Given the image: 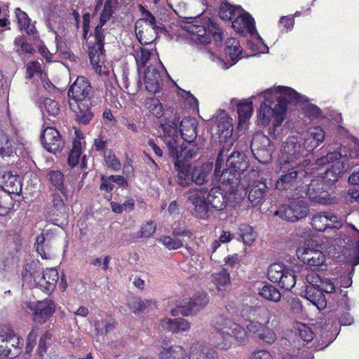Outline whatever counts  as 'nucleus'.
Returning <instances> with one entry per match:
<instances>
[{"label": "nucleus", "mask_w": 359, "mask_h": 359, "mask_svg": "<svg viewBox=\"0 0 359 359\" xmlns=\"http://www.w3.org/2000/svg\"><path fill=\"white\" fill-rule=\"evenodd\" d=\"M269 280L285 290H290L296 284L294 271L282 263H273L268 267Z\"/></svg>", "instance_id": "obj_8"}, {"label": "nucleus", "mask_w": 359, "mask_h": 359, "mask_svg": "<svg viewBox=\"0 0 359 359\" xmlns=\"http://www.w3.org/2000/svg\"><path fill=\"white\" fill-rule=\"evenodd\" d=\"M259 294L263 298L274 302H279L281 298L280 291L275 286L271 284L264 285L259 290Z\"/></svg>", "instance_id": "obj_46"}, {"label": "nucleus", "mask_w": 359, "mask_h": 359, "mask_svg": "<svg viewBox=\"0 0 359 359\" xmlns=\"http://www.w3.org/2000/svg\"><path fill=\"white\" fill-rule=\"evenodd\" d=\"M52 196L53 206V215L60 218H55L53 224L60 227H63V226H66L68 224V208L60 194L54 193Z\"/></svg>", "instance_id": "obj_23"}, {"label": "nucleus", "mask_w": 359, "mask_h": 359, "mask_svg": "<svg viewBox=\"0 0 359 359\" xmlns=\"http://www.w3.org/2000/svg\"><path fill=\"white\" fill-rule=\"evenodd\" d=\"M99 45H93L89 47L88 49V56L90 61V63L93 65H98L100 62V56L104 55V48L102 46V48H100Z\"/></svg>", "instance_id": "obj_54"}, {"label": "nucleus", "mask_w": 359, "mask_h": 359, "mask_svg": "<svg viewBox=\"0 0 359 359\" xmlns=\"http://www.w3.org/2000/svg\"><path fill=\"white\" fill-rule=\"evenodd\" d=\"M114 188V185L111 180H109V176L102 175L100 176V189L104 191L107 193H110Z\"/></svg>", "instance_id": "obj_64"}, {"label": "nucleus", "mask_w": 359, "mask_h": 359, "mask_svg": "<svg viewBox=\"0 0 359 359\" xmlns=\"http://www.w3.org/2000/svg\"><path fill=\"white\" fill-rule=\"evenodd\" d=\"M296 254L298 259L309 266L312 271H325L327 269L325 257L321 251L310 248L299 247L297 249Z\"/></svg>", "instance_id": "obj_14"}, {"label": "nucleus", "mask_w": 359, "mask_h": 359, "mask_svg": "<svg viewBox=\"0 0 359 359\" xmlns=\"http://www.w3.org/2000/svg\"><path fill=\"white\" fill-rule=\"evenodd\" d=\"M156 226L152 222H147L144 224L140 230V238H149L156 231Z\"/></svg>", "instance_id": "obj_63"}, {"label": "nucleus", "mask_w": 359, "mask_h": 359, "mask_svg": "<svg viewBox=\"0 0 359 359\" xmlns=\"http://www.w3.org/2000/svg\"><path fill=\"white\" fill-rule=\"evenodd\" d=\"M27 77L31 79L35 74H41V65L38 61H32L27 65Z\"/></svg>", "instance_id": "obj_61"}, {"label": "nucleus", "mask_w": 359, "mask_h": 359, "mask_svg": "<svg viewBox=\"0 0 359 359\" xmlns=\"http://www.w3.org/2000/svg\"><path fill=\"white\" fill-rule=\"evenodd\" d=\"M14 154L18 156L15 142L10 140L6 133L0 130V156L4 158L13 156Z\"/></svg>", "instance_id": "obj_34"}, {"label": "nucleus", "mask_w": 359, "mask_h": 359, "mask_svg": "<svg viewBox=\"0 0 359 359\" xmlns=\"http://www.w3.org/2000/svg\"><path fill=\"white\" fill-rule=\"evenodd\" d=\"M236 9L242 11L241 6H235L229 3H222L219 11L220 18L224 20H232Z\"/></svg>", "instance_id": "obj_50"}, {"label": "nucleus", "mask_w": 359, "mask_h": 359, "mask_svg": "<svg viewBox=\"0 0 359 359\" xmlns=\"http://www.w3.org/2000/svg\"><path fill=\"white\" fill-rule=\"evenodd\" d=\"M309 212L308 203L300 198H294L288 203L278 207L274 215L290 222H296L305 218Z\"/></svg>", "instance_id": "obj_7"}, {"label": "nucleus", "mask_w": 359, "mask_h": 359, "mask_svg": "<svg viewBox=\"0 0 359 359\" xmlns=\"http://www.w3.org/2000/svg\"><path fill=\"white\" fill-rule=\"evenodd\" d=\"M43 105L48 115L56 116L60 111V107L55 100L46 97L43 100Z\"/></svg>", "instance_id": "obj_57"}, {"label": "nucleus", "mask_w": 359, "mask_h": 359, "mask_svg": "<svg viewBox=\"0 0 359 359\" xmlns=\"http://www.w3.org/2000/svg\"><path fill=\"white\" fill-rule=\"evenodd\" d=\"M266 101L259 108V117L264 124L270 122L273 118V131L269 128V134L272 135L276 128L283 123L288 104H297L299 102L308 101L305 95H302L290 87L278 86L274 89H268L265 93Z\"/></svg>", "instance_id": "obj_1"}, {"label": "nucleus", "mask_w": 359, "mask_h": 359, "mask_svg": "<svg viewBox=\"0 0 359 359\" xmlns=\"http://www.w3.org/2000/svg\"><path fill=\"white\" fill-rule=\"evenodd\" d=\"M13 200L8 192L0 189V216L7 215L13 208Z\"/></svg>", "instance_id": "obj_47"}, {"label": "nucleus", "mask_w": 359, "mask_h": 359, "mask_svg": "<svg viewBox=\"0 0 359 359\" xmlns=\"http://www.w3.org/2000/svg\"><path fill=\"white\" fill-rule=\"evenodd\" d=\"M8 332H4L3 328L0 327V355L14 358L18 355V352L12 353L7 341Z\"/></svg>", "instance_id": "obj_51"}, {"label": "nucleus", "mask_w": 359, "mask_h": 359, "mask_svg": "<svg viewBox=\"0 0 359 359\" xmlns=\"http://www.w3.org/2000/svg\"><path fill=\"white\" fill-rule=\"evenodd\" d=\"M175 170L177 172V182L183 187L191 185L192 180H191V165L187 164H179L177 162L174 164Z\"/></svg>", "instance_id": "obj_38"}, {"label": "nucleus", "mask_w": 359, "mask_h": 359, "mask_svg": "<svg viewBox=\"0 0 359 359\" xmlns=\"http://www.w3.org/2000/svg\"><path fill=\"white\" fill-rule=\"evenodd\" d=\"M144 80L146 89L151 94L158 93L163 85L161 74L154 65H149L144 71Z\"/></svg>", "instance_id": "obj_25"}, {"label": "nucleus", "mask_w": 359, "mask_h": 359, "mask_svg": "<svg viewBox=\"0 0 359 359\" xmlns=\"http://www.w3.org/2000/svg\"><path fill=\"white\" fill-rule=\"evenodd\" d=\"M158 355L160 359H183L186 353L180 346H171L163 347Z\"/></svg>", "instance_id": "obj_41"}, {"label": "nucleus", "mask_w": 359, "mask_h": 359, "mask_svg": "<svg viewBox=\"0 0 359 359\" xmlns=\"http://www.w3.org/2000/svg\"><path fill=\"white\" fill-rule=\"evenodd\" d=\"M327 212H320L313 216L311 219L312 226L318 231H323L328 229V226H333L334 224L329 223Z\"/></svg>", "instance_id": "obj_45"}, {"label": "nucleus", "mask_w": 359, "mask_h": 359, "mask_svg": "<svg viewBox=\"0 0 359 359\" xmlns=\"http://www.w3.org/2000/svg\"><path fill=\"white\" fill-rule=\"evenodd\" d=\"M225 45V53L232 61V63L230 65V66H232L238 60L242 50L241 49L238 41L235 38H228Z\"/></svg>", "instance_id": "obj_40"}, {"label": "nucleus", "mask_w": 359, "mask_h": 359, "mask_svg": "<svg viewBox=\"0 0 359 359\" xmlns=\"http://www.w3.org/2000/svg\"><path fill=\"white\" fill-rule=\"evenodd\" d=\"M189 359H217V353L210 347L197 344L191 346Z\"/></svg>", "instance_id": "obj_37"}, {"label": "nucleus", "mask_w": 359, "mask_h": 359, "mask_svg": "<svg viewBox=\"0 0 359 359\" xmlns=\"http://www.w3.org/2000/svg\"><path fill=\"white\" fill-rule=\"evenodd\" d=\"M168 155L173 161V163L191 165L189 161L196 157L202 151V145L198 142L183 143L179 144L177 139L172 137L165 142Z\"/></svg>", "instance_id": "obj_6"}, {"label": "nucleus", "mask_w": 359, "mask_h": 359, "mask_svg": "<svg viewBox=\"0 0 359 359\" xmlns=\"http://www.w3.org/2000/svg\"><path fill=\"white\" fill-rule=\"evenodd\" d=\"M151 302V300L135 298L129 303V307L134 313H138L144 311Z\"/></svg>", "instance_id": "obj_55"}, {"label": "nucleus", "mask_w": 359, "mask_h": 359, "mask_svg": "<svg viewBox=\"0 0 359 359\" xmlns=\"http://www.w3.org/2000/svg\"><path fill=\"white\" fill-rule=\"evenodd\" d=\"M252 103L251 102H240L237 104V113L239 122L245 121L252 114Z\"/></svg>", "instance_id": "obj_52"}, {"label": "nucleus", "mask_w": 359, "mask_h": 359, "mask_svg": "<svg viewBox=\"0 0 359 359\" xmlns=\"http://www.w3.org/2000/svg\"><path fill=\"white\" fill-rule=\"evenodd\" d=\"M2 179L4 181V187L0 189H4V191L11 194H19L22 191L21 180L17 174H13L11 171L6 172Z\"/></svg>", "instance_id": "obj_31"}, {"label": "nucleus", "mask_w": 359, "mask_h": 359, "mask_svg": "<svg viewBox=\"0 0 359 359\" xmlns=\"http://www.w3.org/2000/svg\"><path fill=\"white\" fill-rule=\"evenodd\" d=\"M157 22L156 17L151 13H147V16L138 19L135 22V28H141L142 25L154 27Z\"/></svg>", "instance_id": "obj_60"}, {"label": "nucleus", "mask_w": 359, "mask_h": 359, "mask_svg": "<svg viewBox=\"0 0 359 359\" xmlns=\"http://www.w3.org/2000/svg\"><path fill=\"white\" fill-rule=\"evenodd\" d=\"M93 94V88L83 76H78L67 93L69 101L72 102L91 101Z\"/></svg>", "instance_id": "obj_15"}, {"label": "nucleus", "mask_w": 359, "mask_h": 359, "mask_svg": "<svg viewBox=\"0 0 359 359\" xmlns=\"http://www.w3.org/2000/svg\"><path fill=\"white\" fill-rule=\"evenodd\" d=\"M306 156L304 149L297 136H291L283 142L280 150V164L284 165L298 166V161Z\"/></svg>", "instance_id": "obj_9"}, {"label": "nucleus", "mask_w": 359, "mask_h": 359, "mask_svg": "<svg viewBox=\"0 0 359 359\" xmlns=\"http://www.w3.org/2000/svg\"><path fill=\"white\" fill-rule=\"evenodd\" d=\"M41 142L43 147L50 153L61 151L65 147V142L57 130L47 127L41 135Z\"/></svg>", "instance_id": "obj_18"}, {"label": "nucleus", "mask_w": 359, "mask_h": 359, "mask_svg": "<svg viewBox=\"0 0 359 359\" xmlns=\"http://www.w3.org/2000/svg\"><path fill=\"white\" fill-rule=\"evenodd\" d=\"M250 149L256 159L262 164H266L272 160L275 146L267 135L259 133L253 136Z\"/></svg>", "instance_id": "obj_10"}, {"label": "nucleus", "mask_w": 359, "mask_h": 359, "mask_svg": "<svg viewBox=\"0 0 359 359\" xmlns=\"http://www.w3.org/2000/svg\"><path fill=\"white\" fill-rule=\"evenodd\" d=\"M241 186L245 192V197L248 196V201L252 206H256L262 203L268 191V187L265 181L254 180L247 187L241 182Z\"/></svg>", "instance_id": "obj_19"}, {"label": "nucleus", "mask_w": 359, "mask_h": 359, "mask_svg": "<svg viewBox=\"0 0 359 359\" xmlns=\"http://www.w3.org/2000/svg\"><path fill=\"white\" fill-rule=\"evenodd\" d=\"M179 118H174L172 120L165 119L164 122L161 123V128L165 134L168 135V140L172 137L177 139V126ZM167 139L165 140V141Z\"/></svg>", "instance_id": "obj_48"}, {"label": "nucleus", "mask_w": 359, "mask_h": 359, "mask_svg": "<svg viewBox=\"0 0 359 359\" xmlns=\"http://www.w3.org/2000/svg\"><path fill=\"white\" fill-rule=\"evenodd\" d=\"M241 11L243 13H240L236 18L232 21V27L233 29L242 35L245 33V30L251 35L257 34L254 18L248 12L243 10Z\"/></svg>", "instance_id": "obj_24"}, {"label": "nucleus", "mask_w": 359, "mask_h": 359, "mask_svg": "<svg viewBox=\"0 0 359 359\" xmlns=\"http://www.w3.org/2000/svg\"><path fill=\"white\" fill-rule=\"evenodd\" d=\"M306 156L313 151L325 140V132L320 127L310 128L309 131L298 137Z\"/></svg>", "instance_id": "obj_20"}, {"label": "nucleus", "mask_w": 359, "mask_h": 359, "mask_svg": "<svg viewBox=\"0 0 359 359\" xmlns=\"http://www.w3.org/2000/svg\"><path fill=\"white\" fill-rule=\"evenodd\" d=\"M161 326L168 331L172 332H184L190 328L189 323L182 318L175 319L165 318L161 321Z\"/></svg>", "instance_id": "obj_33"}, {"label": "nucleus", "mask_w": 359, "mask_h": 359, "mask_svg": "<svg viewBox=\"0 0 359 359\" xmlns=\"http://www.w3.org/2000/svg\"><path fill=\"white\" fill-rule=\"evenodd\" d=\"M270 317L262 324L258 320H250L247 322L246 328L249 332L256 334L257 339L262 343L271 344L276 339L275 332L269 328Z\"/></svg>", "instance_id": "obj_17"}, {"label": "nucleus", "mask_w": 359, "mask_h": 359, "mask_svg": "<svg viewBox=\"0 0 359 359\" xmlns=\"http://www.w3.org/2000/svg\"><path fill=\"white\" fill-rule=\"evenodd\" d=\"M306 297L318 309L324 308L327 305V299L318 287L308 286L306 290Z\"/></svg>", "instance_id": "obj_35"}, {"label": "nucleus", "mask_w": 359, "mask_h": 359, "mask_svg": "<svg viewBox=\"0 0 359 359\" xmlns=\"http://www.w3.org/2000/svg\"><path fill=\"white\" fill-rule=\"evenodd\" d=\"M180 27L189 32L191 39L201 44H208L213 37L217 46L222 44V31L219 25L210 18H198L192 22L180 21Z\"/></svg>", "instance_id": "obj_3"}, {"label": "nucleus", "mask_w": 359, "mask_h": 359, "mask_svg": "<svg viewBox=\"0 0 359 359\" xmlns=\"http://www.w3.org/2000/svg\"><path fill=\"white\" fill-rule=\"evenodd\" d=\"M135 34L142 45L151 44L156 40V33L151 27L142 25L141 28H135Z\"/></svg>", "instance_id": "obj_39"}, {"label": "nucleus", "mask_w": 359, "mask_h": 359, "mask_svg": "<svg viewBox=\"0 0 359 359\" xmlns=\"http://www.w3.org/2000/svg\"><path fill=\"white\" fill-rule=\"evenodd\" d=\"M212 325L222 339L221 343H217L220 349L229 348L234 341L242 344L248 340L245 330L224 313L215 316L212 320Z\"/></svg>", "instance_id": "obj_4"}, {"label": "nucleus", "mask_w": 359, "mask_h": 359, "mask_svg": "<svg viewBox=\"0 0 359 359\" xmlns=\"http://www.w3.org/2000/svg\"><path fill=\"white\" fill-rule=\"evenodd\" d=\"M157 241L161 243L169 250L179 249L184 245L181 239L172 238L170 236H162L158 238Z\"/></svg>", "instance_id": "obj_53"}, {"label": "nucleus", "mask_w": 359, "mask_h": 359, "mask_svg": "<svg viewBox=\"0 0 359 359\" xmlns=\"http://www.w3.org/2000/svg\"><path fill=\"white\" fill-rule=\"evenodd\" d=\"M269 310L262 306H250L245 304L241 310V317L246 321L259 320L267 317L269 318Z\"/></svg>", "instance_id": "obj_29"}, {"label": "nucleus", "mask_w": 359, "mask_h": 359, "mask_svg": "<svg viewBox=\"0 0 359 359\" xmlns=\"http://www.w3.org/2000/svg\"><path fill=\"white\" fill-rule=\"evenodd\" d=\"M104 161L107 165L114 171H117L121 169V163L119 160L111 151L108 154H104Z\"/></svg>", "instance_id": "obj_59"}, {"label": "nucleus", "mask_w": 359, "mask_h": 359, "mask_svg": "<svg viewBox=\"0 0 359 359\" xmlns=\"http://www.w3.org/2000/svg\"><path fill=\"white\" fill-rule=\"evenodd\" d=\"M222 185L225 186L226 193L222 190L220 187H214L209 191H207L206 193L209 205L213 213L222 211L228 203L236 204L241 202L234 201L228 192L229 186L226 184Z\"/></svg>", "instance_id": "obj_16"}, {"label": "nucleus", "mask_w": 359, "mask_h": 359, "mask_svg": "<svg viewBox=\"0 0 359 359\" xmlns=\"http://www.w3.org/2000/svg\"><path fill=\"white\" fill-rule=\"evenodd\" d=\"M209 301L208 294L205 292H198L188 299L184 298L177 304L176 309L171 311L172 316L180 313L182 316H188L196 314L203 309Z\"/></svg>", "instance_id": "obj_12"}, {"label": "nucleus", "mask_w": 359, "mask_h": 359, "mask_svg": "<svg viewBox=\"0 0 359 359\" xmlns=\"http://www.w3.org/2000/svg\"><path fill=\"white\" fill-rule=\"evenodd\" d=\"M32 309L34 311V320L39 323H43L54 313L55 305L51 299H46L38 302Z\"/></svg>", "instance_id": "obj_26"}, {"label": "nucleus", "mask_w": 359, "mask_h": 359, "mask_svg": "<svg viewBox=\"0 0 359 359\" xmlns=\"http://www.w3.org/2000/svg\"><path fill=\"white\" fill-rule=\"evenodd\" d=\"M239 238L242 239L245 245H251L257 237L256 232L252 227L248 224H242L240 225L238 231Z\"/></svg>", "instance_id": "obj_44"}, {"label": "nucleus", "mask_w": 359, "mask_h": 359, "mask_svg": "<svg viewBox=\"0 0 359 359\" xmlns=\"http://www.w3.org/2000/svg\"><path fill=\"white\" fill-rule=\"evenodd\" d=\"M212 170V164L208 163L191 167V180H192V183L197 185L206 184Z\"/></svg>", "instance_id": "obj_30"}, {"label": "nucleus", "mask_w": 359, "mask_h": 359, "mask_svg": "<svg viewBox=\"0 0 359 359\" xmlns=\"http://www.w3.org/2000/svg\"><path fill=\"white\" fill-rule=\"evenodd\" d=\"M337 285L332 280L327 278L320 279V284L318 287L322 290L323 293L331 294H334V297L332 300L336 301L338 304L340 302V306L346 310L349 309L348 299L347 292H344L341 288L337 289Z\"/></svg>", "instance_id": "obj_21"}, {"label": "nucleus", "mask_w": 359, "mask_h": 359, "mask_svg": "<svg viewBox=\"0 0 359 359\" xmlns=\"http://www.w3.org/2000/svg\"><path fill=\"white\" fill-rule=\"evenodd\" d=\"M53 339H52V335L50 332H46L41 337L38 348L36 350L37 355L43 359V356L46 353H47L48 348L50 347V346L53 344Z\"/></svg>", "instance_id": "obj_49"}, {"label": "nucleus", "mask_w": 359, "mask_h": 359, "mask_svg": "<svg viewBox=\"0 0 359 359\" xmlns=\"http://www.w3.org/2000/svg\"><path fill=\"white\" fill-rule=\"evenodd\" d=\"M206 193L205 188L190 189L187 198V203L191 205L194 215L203 219H208L213 215Z\"/></svg>", "instance_id": "obj_11"}, {"label": "nucleus", "mask_w": 359, "mask_h": 359, "mask_svg": "<svg viewBox=\"0 0 359 359\" xmlns=\"http://www.w3.org/2000/svg\"><path fill=\"white\" fill-rule=\"evenodd\" d=\"M212 283L219 291L225 290L226 287L230 284V275L229 269L222 268L218 273L212 275Z\"/></svg>", "instance_id": "obj_43"}, {"label": "nucleus", "mask_w": 359, "mask_h": 359, "mask_svg": "<svg viewBox=\"0 0 359 359\" xmlns=\"http://www.w3.org/2000/svg\"><path fill=\"white\" fill-rule=\"evenodd\" d=\"M43 268L39 260H32L25 264L22 272L23 278H38L39 275H41Z\"/></svg>", "instance_id": "obj_42"}, {"label": "nucleus", "mask_w": 359, "mask_h": 359, "mask_svg": "<svg viewBox=\"0 0 359 359\" xmlns=\"http://www.w3.org/2000/svg\"><path fill=\"white\" fill-rule=\"evenodd\" d=\"M42 273L46 276V280L48 282V290H54L59 278L57 269L55 268L47 269L46 271L43 270Z\"/></svg>", "instance_id": "obj_56"}, {"label": "nucleus", "mask_w": 359, "mask_h": 359, "mask_svg": "<svg viewBox=\"0 0 359 359\" xmlns=\"http://www.w3.org/2000/svg\"><path fill=\"white\" fill-rule=\"evenodd\" d=\"M15 13L20 29L25 30L28 35H32L36 38L37 31L34 25L30 24L28 15L19 8H15Z\"/></svg>", "instance_id": "obj_36"}, {"label": "nucleus", "mask_w": 359, "mask_h": 359, "mask_svg": "<svg viewBox=\"0 0 359 359\" xmlns=\"http://www.w3.org/2000/svg\"><path fill=\"white\" fill-rule=\"evenodd\" d=\"M250 165L249 158L244 151H234L226 161V168L219 175V181L229 186L228 192L234 201L245 198V191L241 186V174Z\"/></svg>", "instance_id": "obj_2"}, {"label": "nucleus", "mask_w": 359, "mask_h": 359, "mask_svg": "<svg viewBox=\"0 0 359 359\" xmlns=\"http://www.w3.org/2000/svg\"><path fill=\"white\" fill-rule=\"evenodd\" d=\"M300 170L298 166L281 165L280 176L275 183V187L289 200L302 197L304 182L299 177Z\"/></svg>", "instance_id": "obj_5"}, {"label": "nucleus", "mask_w": 359, "mask_h": 359, "mask_svg": "<svg viewBox=\"0 0 359 359\" xmlns=\"http://www.w3.org/2000/svg\"><path fill=\"white\" fill-rule=\"evenodd\" d=\"M69 104L74 114V119L79 124L88 125L94 117V112L91 108L92 100L79 102L69 101Z\"/></svg>", "instance_id": "obj_22"}, {"label": "nucleus", "mask_w": 359, "mask_h": 359, "mask_svg": "<svg viewBox=\"0 0 359 359\" xmlns=\"http://www.w3.org/2000/svg\"><path fill=\"white\" fill-rule=\"evenodd\" d=\"M38 276V278L33 279V283L31 284L32 287H39L46 293H50L53 291V290H48V282L46 280V276H45L43 273H41V274L39 275Z\"/></svg>", "instance_id": "obj_58"}, {"label": "nucleus", "mask_w": 359, "mask_h": 359, "mask_svg": "<svg viewBox=\"0 0 359 359\" xmlns=\"http://www.w3.org/2000/svg\"><path fill=\"white\" fill-rule=\"evenodd\" d=\"M347 168L348 164L346 163L335 162L324 172L321 180L328 186L332 185L339 180Z\"/></svg>", "instance_id": "obj_28"}, {"label": "nucleus", "mask_w": 359, "mask_h": 359, "mask_svg": "<svg viewBox=\"0 0 359 359\" xmlns=\"http://www.w3.org/2000/svg\"><path fill=\"white\" fill-rule=\"evenodd\" d=\"M114 13V10L109 8L105 7L104 5L103 10L100 14L99 23L97 25L96 27H98L100 28H103L106 22L109 20V19L111 18L112 15Z\"/></svg>", "instance_id": "obj_62"}, {"label": "nucleus", "mask_w": 359, "mask_h": 359, "mask_svg": "<svg viewBox=\"0 0 359 359\" xmlns=\"http://www.w3.org/2000/svg\"><path fill=\"white\" fill-rule=\"evenodd\" d=\"M328 184L320 179H313L309 185L303 184L302 197H308L311 201L320 204H329L331 198L328 192Z\"/></svg>", "instance_id": "obj_13"}, {"label": "nucleus", "mask_w": 359, "mask_h": 359, "mask_svg": "<svg viewBox=\"0 0 359 359\" xmlns=\"http://www.w3.org/2000/svg\"><path fill=\"white\" fill-rule=\"evenodd\" d=\"M198 121L192 117L184 118L180 125L182 138L187 143L195 142L197 133Z\"/></svg>", "instance_id": "obj_27"}, {"label": "nucleus", "mask_w": 359, "mask_h": 359, "mask_svg": "<svg viewBox=\"0 0 359 359\" xmlns=\"http://www.w3.org/2000/svg\"><path fill=\"white\" fill-rule=\"evenodd\" d=\"M48 182L55 189L60 191L61 194L67 198L68 189L64 184L65 176L60 170H50L47 174Z\"/></svg>", "instance_id": "obj_32"}]
</instances>
